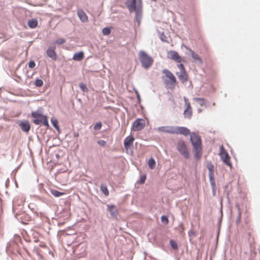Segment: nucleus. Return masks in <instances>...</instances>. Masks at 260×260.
<instances>
[{
  "label": "nucleus",
  "mask_w": 260,
  "mask_h": 260,
  "mask_svg": "<svg viewBox=\"0 0 260 260\" xmlns=\"http://www.w3.org/2000/svg\"><path fill=\"white\" fill-rule=\"evenodd\" d=\"M125 5L130 13H135V20L138 25L139 26L142 18V0H126Z\"/></svg>",
  "instance_id": "f257e3e1"
},
{
  "label": "nucleus",
  "mask_w": 260,
  "mask_h": 260,
  "mask_svg": "<svg viewBox=\"0 0 260 260\" xmlns=\"http://www.w3.org/2000/svg\"><path fill=\"white\" fill-rule=\"evenodd\" d=\"M190 141L193 148L194 158L199 160L202 156V140L199 135L195 132L190 133Z\"/></svg>",
  "instance_id": "f03ea898"
},
{
  "label": "nucleus",
  "mask_w": 260,
  "mask_h": 260,
  "mask_svg": "<svg viewBox=\"0 0 260 260\" xmlns=\"http://www.w3.org/2000/svg\"><path fill=\"white\" fill-rule=\"evenodd\" d=\"M31 116L33 118L32 122L36 125L43 124L47 127H49L47 117L41 113L39 110L32 111L31 113Z\"/></svg>",
  "instance_id": "7ed1b4c3"
},
{
  "label": "nucleus",
  "mask_w": 260,
  "mask_h": 260,
  "mask_svg": "<svg viewBox=\"0 0 260 260\" xmlns=\"http://www.w3.org/2000/svg\"><path fill=\"white\" fill-rule=\"evenodd\" d=\"M167 133L172 135H182L187 136L190 134V130L185 126L166 125Z\"/></svg>",
  "instance_id": "20e7f679"
},
{
  "label": "nucleus",
  "mask_w": 260,
  "mask_h": 260,
  "mask_svg": "<svg viewBox=\"0 0 260 260\" xmlns=\"http://www.w3.org/2000/svg\"><path fill=\"white\" fill-rule=\"evenodd\" d=\"M139 58L142 67L144 69L149 68L153 64V58L144 51H140Z\"/></svg>",
  "instance_id": "39448f33"
},
{
  "label": "nucleus",
  "mask_w": 260,
  "mask_h": 260,
  "mask_svg": "<svg viewBox=\"0 0 260 260\" xmlns=\"http://www.w3.org/2000/svg\"><path fill=\"white\" fill-rule=\"evenodd\" d=\"M177 150L185 158L188 159L189 155L188 149L186 147L185 142L182 140H180L177 144Z\"/></svg>",
  "instance_id": "423d86ee"
},
{
  "label": "nucleus",
  "mask_w": 260,
  "mask_h": 260,
  "mask_svg": "<svg viewBox=\"0 0 260 260\" xmlns=\"http://www.w3.org/2000/svg\"><path fill=\"white\" fill-rule=\"evenodd\" d=\"M220 156L221 159L223 161V162L228 166L232 167V163L230 161V157L229 156V154L226 151V150L224 149L223 146H221L220 147Z\"/></svg>",
  "instance_id": "0eeeda50"
},
{
  "label": "nucleus",
  "mask_w": 260,
  "mask_h": 260,
  "mask_svg": "<svg viewBox=\"0 0 260 260\" xmlns=\"http://www.w3.org/2000/svg\"><path fill=\"white\" fill-rule=\"evenodd\" d=\"M145 126V121L142 118H138L133 123L132 129L135 132L141 131Z\"/></svg>",
  "instance_id": "6e6552de"
},
{
  "label": "nucleus",
  "mask_w": 260,
  "mask_h": 260,
  "mask_svg": "<svg viewBox=\"0 0 260 260\" xmlns=\"http://www.w3.org/2000/svg\"><path fill=\"white\" fill-rule=\"evenodd\" d=\"M107 211L110 212L111 218L117 220L118 210L116 206L113 204L107 205Z\"/></svg>",
  "instance_id": "1a4fd4ad"
},
{
  "label": "nucleus",
  "mask_w": 260,
  "mask_h": 260,
  "mask_svg": "<svg viewBox=\"0 0 260 260\" xmlns=\"http://www.w3.org/2000/svg\"><path fill=\"white\" fill-rule=\"evenodd\" d=\"M17 123L23 132L27 133L30 131V124L28 120H18Z\"/></svg>",
  "instance_id": "9d476101"
},
{
  "label": "nucleus",
  "mask_w": 260,
  "mask_h": 260,
  "mask_svg": "<svg viewBox=\"0 0 260 260\" xmlns=\"http://www.w3.org/2000/svg\"><path fill=\"white\" fill-rule=\"evenodd\" d=\"M168 57L178 63L184 62V59L182 58L175 51L170 50L168 52Z\"/></svg>",
  "instance_id": "9b49d317"
},
{
  "label": "nucleus",
  "mask_w": 260,
  "mask_h": 260,
  "mask_svg": "<svg viewBox=\"0 0 260 260\" xmlns=\"http://www.w3.org/2000/svg\"><path fill=\"white\" fill-rule=\"evenodd\" d=\"M162 73L165 74V76L169 78V82L171 85H175L176 83V79L175 76L168 70L164 69Z\"/></svg>",
  "instance_id": "f8f14e48"
},
{
  "label": "nucleus",
  "mask_w": 260,
  "mask_h": 260,
  "mask_svg": "<svg viewBox=\"0 0 260 260\" xmlns=\"http://www.w3.org/2000/svg\"><path fill=\"white\" fill-rule=\"evenodd\" d=\"M15 216L18 221L23 223H25V222L28 220V218H29L28 216L23 212L16 213Z\"/></svg>",
  "instance_id": "ddd939ff"
},
{
  "label": "nucleus",
  "mask_w": 260,
  "mask_h": 260,
  "mask_svg": "<svg viewBox=\"0 0 260 260\" xmlns=\"http://www.w3.org/2000/svg\"><path fill=\"white\" fill-rule=\"evenodd\" d=\"M134 140V137L132 136H128L124 140V147L126 150H128L130 147L133 145Z\"/></svg>",
  "instance_id": "4468645a"
},
{
  "label": "nucleus",
  "mask_w": 260,
  "mask_h": 260,
  "mask_svg": "<svg viewBox=\"0 0 260 260\" xmlns=\"http://www.w3.org/2000/svg\"><path fill=\"white\" fill-rule=\"evenodd\" d=\"M46 54L49 57L51 58L53 60L57 59V55L55 51L54 47H49L46 51Z\"/></svg>",
  "instance_id": "2eb2a0df"
},
{
  "label": "nucleus",
  "mask_w": 260,
  "mask_h": 260,
  "mask_svg": "<svg viewBox=\"0 0 260 260\" xmlns=\"http://www.w3.org/2000/svg\"><path fill=\"white\" fill-rule=\"evenodd\" d=\"M176 75L182 83H184L187 81L188 76L186 71L180 72L179 74H178V73H176Z\"/></svg>",
  "instance_id": "dca6fc26"
},
{
  "label": "nucleus",
  "mask_w": 260,
  "mask_h": 260,
  "mask_svg": "<svg viewBox=\"0 0 260 260\" xmlns=\"http://www.w3.org/2000/svg\"><path fill=\"white\" fill-rule=\"evenodd\" d=\"M189 51L191 55L192 58L194 61L199 64L202 63V60L198 54L194 52L191 49H189Z\"/></svg>",
  "instance_id": "f3484780"
},
{
  "label": "nucleus",
  "mask_w": 260,
  "mask_h": 260,
  "mask_svg": "<svg viewBox=\"0 0 260 260\" xmlns=\"http://www.w3.org/2000/svg\"><path fill=\"white\" fill-rule=\"evenodd\" d=\"M84 57V53L83 51L76 52L74 54L73 59L75 61H80Z\"/></svg>",
  "instance_id": "a211bd4d"
},
{
  "label": "nucleus",
  "mask_w": 260,
  "mask_h": 260,
  "mask_svg": "<svg viewBox=\"0 0 260 260\" xmlns=\"http://www.w3.org/2000/svg\"><path fill=\"white\" fill-rule=\"evenodd\" d=\"M78 16L82 22H85L87 21V16L83 11L79 10L78 11Z\"/></svg>",
  "instance_id": "6ab92c4d"
},
{
  "label": "nucleus",
  "mask_w": 260,
  "mask_h": 260,
  "mask_svg": "<svg viewBox=\"0 0 260 260\" xmlns=\"http://www.w3.org/2000/svg\"><path fill=\"white\" fill-rule=\"evenodd\" d=\"M38 24V20L36 19H32L28 21L27 24L30 28H36Z\"/></svg>",
  "instance_id": "aec40b11"
},
{
  "label": "nucleus",
  "mask_w": 260,
  "mask_h": 260,
  "mask_svg": "<svg viewBox=\"0 0 260 260\" xmlns=\"http://www.w3.org/2000/svg\"><path fill=\"white\" fill-rule=\"evenodd\" d=\"M50 192L51 194L55 197H59L65 194V193L63 192H60L54 189H51Z\"/></svg>",
  "instance_id": "412c9836"
},
{
  "label": "nucleus",
  "mask_w": 260,
  "mask_h": 260,
  "mask_svg": "<svg viewBox=\"0 0 260 260\" xmlns=\"http://www.w3.org/2000/svg\"><path fill=\"white\" fill-rule=\"evenodd\" d=\"M156 162L153 157H150L148 161V165L150 169H153L155 167Z\"/></svg>",
  "instance_id": "4be33fe9"
},
{
  "label": "nucleus",
  "mask_w": 260,
  "mask_h": 260,
  "mask_svg": "<svg viewBox=\"0 0 260 260\" xmlns=\"http://www.w3.org/2000/svg\"><path fill=\"white\" fill-rule=\"evenodd\" d=\"M236 206L237 208L238 211V216H237L236 220V223L238 225L240 223V221H241V217L242 212H241V211L240 210L239 206L238 204H237Z\"/></svg>",
  "instance_id": "5701e85b"
},
{
  "label": "nucleus",
  "mask_w": 260,
  "mask_h": 260,
  "mask_svg": "<svg viewBox=\"0 0 260 260\" xmlns=\"http://www.w3.org/2000/svg\"><path fill=\"white\" fill-rule=\"evenodd\" d=\"M183 114L185 118H187L188 119L191 118L192 116V109H185Z\"/></svg>",
  "instance_id": "b1692460"
},
{
  "label": "nucleus",
  "mask_w": 260,
  "mask_h": 260,
  "mask_svg": "<svg viewBox=\"0 0 260 260\" xmlns=\"http://www.w3.org/2000/svg\"><path fill=\"white\" fill-rule=\"evenodd\" d=\"M100 189L105 196H108L109 195V191L106 185L102 184L100 186Z\"/></svg>",
  "instance_id": "393cba45"
},
{
  "label": "nucleus",
  "mask_w": 260,
  "mask_h": 260,
  "mask_svg": "<svg viewBox=\"0 0 260 260\" xmlns=\"http://www.w3.org/2000/svg\"><path fill=\"white\" fill-rule=\"evenodd\" d=\"M193 100L198 103L201 106H203L205 105V99L201 98H194Z\"/></svg>",
  "instance_id": "a878e982"
},
{
  "label": "nucleus",
  "mask_w": 260,
  "mask_h": 260,
  "mask_svg": "<svg viewBox=\"0 0 260 260\" xmlns=\"http://www.w3.org/2000/svg\"><path fill=\"white\" fill-rule=\"evenodd\" d=\"M169 243L171 247L173 249L176 250L178 249V244L175 240H170Z\"/></svg>",
  "instance_id": "bb28decb"
},
{
  "label": "nucleus",
  "mask_w": 260,
  "mask_h": 260,
  "mask_svg": "<svg viewBox=\"0 0 260 260\" xmlns=\"http://www.w3.org/2000/svg\"><path fill=\"white\" fill-rule=\"evenodd\" d=\"M111 32V27H105L102 29V33L105 36H108Z\"/></svg>",
  "instance_id": "cd10ccee"
},
{
  "label": "nucleus",
  "mask_w": 260,
  "mask_h": 260,
  "mask_svg": "<svg viewBox=\"0 0 260 260\" xmlns=\"http://www.w3.org/2000/svg\"><path fill=\"white\" fill-rule=\"evenodd\" d=\"M176 229H177L180 235H182L183 233H184V231L185 229L182 222H180L177 228H176Z\"/></svg>",
  "instance_id": "c85d7f7f"
},
{
  "label": "nucleus",
  "mask_w": 260,
  "mask_h": 260,
  "mask_svg": "<svg viewBox=\"0 0 260 260\" xmlns=\"http://www.w3.org/2000/svg\"><path fill=\"white\" fill-rule=\"evenodd\" d=\"M207 168L209 170L208 175L213 174L214 167L211 162L207 164Z\"/></svg>",
  "instance_id": "c756f323"
},
{
  "label": "nucleus",
  "mask_w": 260,
  "mask_h": 260,
  "mask_svg": "<svg viewBox=\"0 0 260 260\" xmlns=\"http://www.w3.org/2000/svg\"><path fill=\"white\" fill-rule=\"evenodd\" d=\"M208 175H209V181H210V183L211 184V186H216L214 174Z\"/></svg>",
  "instance_id": "7c9ffc66"
},
{
  "label": "nucleus",
  "mask_w": 260,
  "mask_h": 260,
  "mask_svg": "<svg viewBox=\"0 0 260 260\" xmlns=\"http://www.w3.org/2000/svg\"><path fill=\"white\" fill-rule=\"evenodd\" d=\"M35 85L36 87H41L43 86V81L42 79H39V78H37L36 80H35Z\"/></svg>",
  "instance_id": "2f4dec72"
},
{
  "label": "nucleus",
  "mask_w": 260,
  "mask_h": 260,
  "mask_svg": "<svg viewBox=\"0 0 260 260\" xmlns=\"http://www.w3.org/2000/svg\"><path fill=\"white\" fill-rule=\"evenodd\" d=\"M220 216L218 218V224L220 225L222 221V217H223V211H222V200L220 202Z\"/></svg>",
  "instance_id": "473e14b6"
},
{
  "label": "nucleus",
  "mask_w": 260,
  "mask_h": 260,
  "mask_svg": "<svg viewBox=\"0 0 260 260\" xmlns=\"http://www.w3.org/2000/svg\"><path fill=\"white\" fill-rule=\"evenodd\" d=\"M79 86L80 88L84 92H87L88 91V89L86 84L84 83H80L79 84Z\"/></svg>",
  "instance_id": "72a5a7b5"
},
{
  "label": "nucleus",
  "mask_w": 260,
  "mask_h": 260,
  "mask_svg": "<svg viewBox=\"0 0 260 260\" xmlns=\"http://www.w3.org/2000/svg\"><path fill=\"white\" fill-rule=\"evenodd\" d=\"M51 123L52 125L54 127V128H56V127H57V126H58V120L55 117L51 118Z\"/></svg>",
  "instance_id": "f704fd0d"
},
{
  "label": "nucleus",
  "mask_w": 260,
  "mask_h": 260,
  "mask_svg": "<svg viewBox=\"0 0 260 260\" xmlns=\"http://www.w3.org/2000/svg\"><path fill=\"white\" fill-rule=\"evenodd\" d=\"M161 221L164 224H168L169 222L168 217L167 215H163L161 216Z\"/></svg>",
  "instance_id": "c9c22d12"
},
{
  "label": "nucleus",
  "mask_w": 260,
  "mask_h": 260,
  "mask_svg": "<svg viewBox=\"0 0 260 260\" xmlns=\"http://www.w3.org/2000/svg\"><path fill=\"white\" fill-rule=\"evenodd\" d=\"M102 126V123L101 121L96 122V124L93 126L94 130H100L101 129Z\"/></svg>",
  "instance_id": "e433bc0d"
},
{
  "label": "nucleus",
  "mask_w": 260,
  "mask_h": 260,
  "mask_svg": "<svg viewBox=\"0 0 260 260\" xmlns=\"http://www.w3.org/2000/svg\"><path fill=\"white\" fill-rule=\"evenodd\" d=\"M66 42V40L63 38H59L57 40H56L54 42L55 44H58V45H62L63 43H64Z\"/></svg>",
  "instance_id": "4c0bfd02"
},
{
  "label": "nucleus",
  "mask_w": 260,
  "mask_h": 260,
  "mask_svg": "<svg viewBox=\"0 0 260 260\" xmlns=\"http://www.w3.org/2000/svg\"><path fill=\"white\" fill-rule=\"evenodd\" d=\"M146 179V175L145 174L143 175L140 177V179L139 180V183L140 184H142L144 183Z\"/></svg>",
  "instance_id": "58836bf2"
},
{
  "label": "nucleus",
  "mask_w": 260,
  "mask_h": 260,
  "mask_svg": "<svg viewBox=\"0 0 260 260\" xmlns=\"http://www.w3.org/2000/svg\"><path fill=\"white\" fill-rule=\"evenodd\" d=\"M28 67L31 69H34L36 66V63L33 60H30L28 63Z\"/></svg>",
  "instance_id": "ea45409f"
},
{
  "label": "nucleus",
  "mask_w": 260,
  "mask_h": 260,
  "mask_svg": "<svg viewBox=\"0 0 260 260\" xmlns=\"http://www.w3.org/2000/svg\"><path fill=\"white\" fill-rule=\"evenodd\" d=\"M184 101H185V104L186 106V109H192L191 106L190 105V103L189 102H188V100L186 98L184 97Z\"/></svg>",
  "instance_id": "a19ab883"
},
{
  "label": "nucleus",
  "mask_w": 260,
  "mask_h": 260,
  "mask_svg": "<svg viewBox=\"0 0 260 260\" xmlns=\"http://www.w3.org/2000/svg\"><path fill=\"white\" fill-rule=\"evenodd\" d=\"M157 130L159 132L167 133V129L166 128V126H159L157 128Z\"/></svg>",
  "instance_id": "79ce46f5"
},
{
  "label": "nucleus",
  "mask_w": 260,
  "mask_h": 260,
  "mask_svg": "<svg viewBox=\"0 0 260 260\" xmlns=\"http://www.w3.org/2000/svg\"><path fill=\"white\" fill-rule=\"evenodd\" d=\"M97 143L101 146H105L106 144V142L105 140H100L97 141Z\"/></svg>",
  "instance_id": "37998d69"
},
{
  "label": "nucleus",
  "mask_w": 260,
  "mask_h": 260,
  "mask_svg": "<svg viewBox=\"0 0 260 260\" xmlns=\"http://www.w3.org/2000/svg\"><path fill=\"white\" fill-rule=\"evenodd\" d=\"M177 67L179 69H180V72L185 71L184 66L182 63H180V64H178Z\"/></svg>",
  "instance_id": "c03bdc74"
},
{
  "label": "nucleus",
  "mask_w": 260,
  "mask_h": 260,
  "mask_svg": "<svg viewBox=\"0 0 260 260\" xmlns=\"http://www.w3.org/2000/svg\"><path fill=\"white\" fill-rule=\"evenodd\" d=\"M160 39L163 42H167L166 36L162 33L159 37Z\"/></svg>",
  "instance_id": "a18cd8bd"
},
{
  "label": "nucleus",
  "mask_w": 260,
  "mask_h": 260,
  "mask_svg": "<svg viewBox=\"0 0 260 260\" xmlns=\"http://www.w3.org/2000/svg\"><path fill=\"white\" fill-rule=\"evenodd\" d=\"M188 235L189 237H193L195 235V232L192 230H189L188 232Z\"/></svg>",
  "instance_id": "49530a36"
},
{
  "label": "nucleus",
  "mask_w": 260,
  "mask_h": 260,
  "mask_svg": "<svg viewBox=\"0 0 260 260\" xmlns=\"http://www.w3.org/2000/svg\"><path fill=\"white\" fill-rule=\"evenodd\" d=\"M212 193L213 196H215L216 195V186H211Z\"/></svg>",
  "instance_id": "de8ad7c7"
},
{
  "label": "nucleus",
  "mask_w": 260,
  "mask_h": 260,
  "mask_svg": "<svg viewBox=\"0 0 260 260\" xmlns=\"http://www.w3.org/2000/svg\"><path fill=\"white\" fill-rule=\"evenodd\" d=\"M79 133H77V132H74V133H73V136H74V137H75V138H77V137H79Z\"/></svg>",
  "instance_id": "09e8293b"
},
{
  "label": "nucleus",
  "mask_w": 260,
  "mask_h": 260,
  "mask_svg": "<svg viewBox=\"0 0 260 260\" xmlns=\"http://www.w3.org/2000/svg\"><path fill=\"white\" fill-rule=\"evenodd\" d=\"M137 99L139 101V102L141 100V98H140V94L139 93H138L137 95Z\"/></svg>",
  "instance_id": "8fccbe9b"
},
{
  "label": "nucleus",
  "mask_w": 260,
  "mask_h": 260,
  "mask_svg": "<svg viewBox=\"0 0 260 260\" xmlns=\"http://www.w3.org/2000/svg\"><path fill=\"white\" fill-rule=\"evenodd\" d=\"M55 128L57 131L58 133H60V128H59V125L57 126V127H56V128Z\"/></svg>",
  "instance_id": "3c124183"
},
{
  "label": "nucleus",
  "mask_w": 260,
  "mask_h": 260,
  "mask_svg": "<svg viewBox=\"0 0 260 260\" xmlns=\"http://www.w3.org/2000/svg\"><path fill=\"white\" fill-rule=\"evenodd\" d=\"M55 156H56V158H59V157H60V155H59V154H55Z\"/></svg>",
  "instance_id": "603ef678"
},
{
  "label": "nucleus",
  "mask_w": 260,
  "mask_h": 260,
  "mask_svg": "<svg viewBox=\"0 0 260 260\" xmlns=\"http://www.w3.org/2000/svg\"><path fill=\"white\" fill-rule=\"evenodd\" d=\"M135 93H136L137 95L138 93H139V92L138 91V90H136V89H135Z\"/></svg>",
  "instance_id": "864d4df0"
},
{
  "label": "nucleus",
  "mask_w": 260,
  "mask_h": 260,
  "mask_svg": "<svg viewBox=\"0 0 260 260\" xmlns=\"http://www.w3.org/2000/svg\"><path fill=\"white\" fill-rule=\"evenodd\" d=\"M3 36V34H0V38H2Z\"/></svg>",
  "instance_id": "5fc2aeb1"
},
{
  "label": "nucleus",
  "mask_w": 260,
  "mask_h": 260,
  "mask_svg": "<svg viewBox=\"0 0 260 260\" xmlns=\"http://www.w3.org/2000/svg\"><path fill=\"white\" fill-rule=\"evenodd\" d=\"M198 112H200L201 111V109H199L198 110Z\"/></svg>",
  "instance_id": "6e6d98bb"
},
{
  "label": "nucleus",
  "mask_w": 260,
  "mask_h": 260,
  "mask_svg": "<svg viewBox=\"0 0 260 260\" xmlns=\"http://www.w3.org/2000/svg\"><path fill=\"white\" fill-rule=\"evenodd\" d=\"M230 260H231V259H230Z\"/></svg>",
  "instance_id": "4d7b16f0"
}]
</instances>
